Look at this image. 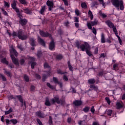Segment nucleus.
<instances>
[{"mask_svg": "<svg viewBox=\"0 0 125 125\" xmlns=\"http://www.w3.org/2000/svg\"><path fill=\"white\" fill-rule=\"evenodd\" d=\"M83 112H84L85 113H87V112H89V107L85 106L83 109Z\"/></svg>", "mask_w": 125, "mask_h": 125, "instance_id": "58836bf2", "label": "nucleus"}, {"mask_svg": "<svg viewBox=\"0 0 125 125\" xmlns=\"http://www.w3.org/2000/svg\"><path fill=\"white\" fill-rule=\"evenodd\" d=\"M75 44H76V47H77V48L78 49H80V47H81V46H80V42L79 41H77L76 42H75Z\"/></svg>", "mask_w": 125, "mask_h": 125, "instance_id": "49530a36", "label": "nucleus"}, {"mask_svg": "<svg viewBox=\"0 0 125 125\" xmlns=\"http://www.w3.org/2000/svg\"><path fill=\"white\" fill-rule=\"evenodd\" d=\"M20 2L21 3V4H26L27 1H26V0H19Z\"/></svg>", "mask_w": 125, "mask_h": 125, "instance_id": "3c124183", "label": "nucleus"}, {"mask_svg": "<svg viewBox=\"0 0 125 125\" xmlns=\"http://www.w3.org/2000/svg\"><path fill=\"white\" fill-rule=\"evenodd\" d=\"M4 74L6 75L8 77L11 78L12 77V75L11 74V73L10 72L4 69Z\"/></svg>", "mask_w": 125, "mask_h": 125, "instance_id": "bb28decb", "label": "nucleus"}, {"mask_svg": "<svg viewBox=\"0 0 125 125\" xmlns=\"http://www.w3.org/2000/svg\"><path fill=\"white\" fill-rule=\"evenodd\" d=\"M86 54L88 55V56H91V58H93V56H92V54L91 53V52L90 51V49H87V50L85 51Z\"/></svg>", "mask_w": 125, "mask_h": 125, "instance_id": "b1692460", "label": "nucleus"}, {"mask_svg": "<svg viewBox=\"0 0 125 125\" xmlns=\"http://www.w3.org/2000/svg\"><path fill=\"white\" fill-rule=\"evenodd\" d=\"M57 74L59 75H64V74H67V72H64L61 69H59L57 70Z\"/></svg>", "mask_w": 125, "mask_h": 125, "instance_id": "f704fd0d", "label": "nucleus"}, {"mask_svg": "<svg viewBox=\"0 0 125 125\" xmlns=\"http://www.w3.org/2000/svg\"><path fill=\"white\" fill-rule=\"evenodd\" d=\"M82 51H86L87 49H90V46L88 43L85 42L84 44H82L80 45V48Z\"/></svg>", "mask_w": 125, "mask_h": 125, "instance_id": "6e6552de", "label": "nucleus"}, {"mask_svg": "<svg viewBox=\"0 0 125 125\" xmlns=\"http://www.w3.org/2000/svg\"><path fill=\"white\" fill-rule=\"evenodd\" d=\"M79 125H87V123L85 122V120L80 121L78 122Z\"/></svg>", "mask_w": 125, "mask_h": 125, "instance_id": "c756f323", "label": "nucleus"}, {"mask_svg": "<svg viewBox=\"0 0 125 125\" xmlns=\"http://www.w3.org/2000/svg\"><path fill=\"white\" fill-rule=\"evenodd\" d=\"M101 42L102 43H105V42H106L105 41V35H104V33H102L101 34Z\"/></svg>", "mask_w": 125, "mask_h": 125, "instance_id": "a878e982", "label": "nucleus"}, {"mask_svg": "<svg viewBox=\"0 0 125 125\" xmlns=\"http://www.w3.org/2000/svg\"><path fill=\"white\" fill-rule=\"evenodd\" d=\"M40 35L43 38H49V39H52V36L48 32H44L41 30L40 31Z\"/></svg>", "mask_w": 125, "mask_h": 125, "instance_id": "0eeeda50", "label": "nucleus"}, {"mask_svg": "<svg viewBox=\"0 0 125 125\" xmlns=\"http://www.w3.org/2000/svg\"><path fill=\"white\" fill-rule=\"evenodd\" d=\"M74 22L75 23H79V18L77 17H75L74 18Z\"/></svg>", "mask_w": 125, "mask_h": 125, "instance_id": "e2e57ef3", "label": "nucleus"}, {"mask_svg": "<svg viewBox=\"0 0 125 125\" xmlns=\"http://www.w3.org/2000/svg\"><path fill=\"white\" fill-rule=\"evenodd\" d=\"M64 3V5L65 6H69V3L68 2V0H62Z\"/></svg>", "mask_w": 125, "mask_h": 125, "instance_id": "5fc2aeb1", "label": "nucleus"}, {"mask_svg": "<svg viewBox=\"0 0 125 125\" xmlns=\"http://www.w3.org/2000/svg\"><path fill=\"white\" fill-rule=\"evenodd\" d=\"M90 30H92V32L93 34H94V35H95V36L97 35V30H96V28H95V27H92V29Z\"/></svg>", "mask_w": 125, "mask_h": 125, "instance_id": "e433bc0d", "label": "nucleus"}, {"mask_svg": "<svg viewBox=\"0 0 125 125\" xmlns=\"http://www.w3.org/2000/svg\"><path fill=\"white\" fill-rule=\"evenodd\" d=\"M46 5L49 7V11H51L53 7H54V3L53 2V0H48L46 2Z\"/></svg>", "mask_w": 125, "mask_h": 125, "instance_id": "1a4fd4ad", "label": "nucleus"}, {"mask_svg": "<svg viewBox=\"0 0 125 125\" xmlns=\"http://www.w3.org/2000/svg\"><path fill=\"white\" fill-rule=\"evenodd\" d=\"M103 71H100L98 74V76L102 77V76H103Z\"/></svg>", "mask_w": 125, "mask_h": 125, "instance_id": "774afa93", "label": "nucleus"}, {"mask_svg": "<svg viewBox=\"0 0 125 125\" xmlns=\"http://www.w3.org/2000/svg\"><path fill=\"white\" fill-rule=\"evenodd\" d=\"M30 60L31 61L29 62V64H31V68L32 69H34L36 65H37V63L34 61H36V58L33 57H29Z\"/></svg>", "mask_w": 125, "mask_h": 125, "instance_id": "9d476101", "label": "nucleus"}, {"mask_svg": "<svg viewBox=\"0 0 125 125\" xmlns=\"http://www.w3.org/2000/svg\"><path fill=\"white\" fill-rule=\"evenodd\" d=\"M67 65H68L69 70H70V71H71L72 72V71H73V66H72V65L71 64V62H70V61H69L67 62Z\"/></svg>", "mask_w": 125, "mask_h": 125, "instance_id": "2f4dec72", "label": "nucleus"}, {"mask_svg": "<svg viewBox=\"0 0 125 125\" xmlns=\"http://www.w3.org/2000/svg\"><path fill=\"white\" fill-rule=\"evenodd\" d=\"M12 111H13L12 108H10L8 110L5 111V115H8L10 114V113H12Z\"/></svg>", "mask_w": 125, "mask_h": 125, "instance_id": "c9c22d12", "label": "nucleus"}, {"mask_svg": "<svg viewBox=\"0 0 125 125\" xmlns=\"http://www.w3.org/2000/svg\"><path fill=\"white\" fill-rule=\"evenodd\" d=\"M121 108H123V104L121 103L118 102L116 104V109H121Z\"/></svg>", "mask_w": 125, "mask_h": 125, "instance_id": "473e14b6", "label": "nucleus"}, {"mask_svg": "<svg viewBox=\"0 0 125 125\" xmlns=\"http://www.w3.org/2000/svg\"><path fill=\"white\" fill-rule=\"evenodd\" d=\"M88 14L90 20H93V14H92L91 11L89 10L88 12Z\"/></svg>", "mask_w": 125, "mask_h": 125, "instance_id": "7c9ffc66", "label": "nucleus"}, {"mask_svg": "<svg viewBox=\"0 0 125 125\" xmlns=\"http://www.w3.org/2000/svg\"><path fill=\"white\" fill-rule=\"evenodd\" d=\"M73 104L76 106V107H78L79 106H81L83 104V102L80 100H75L73 102Z\"/></svg>", "mask_w": 125, "mask_h": 125, "instance_id": "a211bd4d", "label": "nucleus"}, {"mask_svg": "<svg viewBox=\"0 0 125 125\" xmlns=\"http://www.w3.org/2000/svg\"><path fill=\"white\" fill-rule=\"evenodd\" d=\"M24 79L25 82H28L29 81V77H28V76H27V75H24Z\"/></svg>", "mask_w": 125, "mask_h": 125, "instance_id": "4d7b16f0", "label": "nucleus"}, {"mask_svg": "<svg viewBox=\"0 0 125 125\" xmlns=\"http://www.w3.org/2000/svg\"><path fill=\"white\" fill-rule=\"evenodd\" d=\"M112 113H113V110L111 109H108L106 111V114L107 116H111V115H112Z\"/></svg>", "mask_w": 125, "mask_h": 125, "instance_id": "ea45409f", "label": "nucleus"}, {"mask_svg": "<svg viewBox=\"0 0 125 125\" xmlns=\"http://www.w3.org/2000/svg\"><path fill=\"white\" fill-rule=\"evenodd\" d=\"M113 29V31L114 32V33H115V34L116 35V37L118 35V30H117V28L116 27V26L113 27V28H112Z\"/></svg>", "mask_w": 125, "mask_h": 125, "instance_id": "37998d69", "label": "nucleus"}, {"mask_svg": "<svg viewBox=\"0 0 125 125\" xmlns=\"http://www.w3.org/2000/svg\"><path fill=\"white\" fill-rule=\"evenodd\" d=\"M46 9V6L43 5L41 7V9L39 11V13L42 15H44V13L45 12V10Z\"/></svg>", "mask_w": 125, "mask_h": 125, "instance_id": "f3484780", "label": "nucleus"}, {"mask_svg": "<svg viewBox=\"0 0 125 125\" xmlns=\"http://www.w3.org/2000/svg\"><path fill=\"white\" fill-rule=\"evenodd\" d=\"M98 24V21L96 19H95L94 21H91L90 22L87 23V27L89 30H92V26H95Z\"/></svg>", "mask_w": 125, "mask_h": 125, "instance_id": "423d86ee", "label": "nucleus"}, {"mask_svg": "<svg viewBox=\"0 0 125 125\" xmlns=\"http://www.w3.org/2000/svg\"><path fill=\"white\" fill-rule=\"evenodd\" d=\"M99 14L102 18H106V17H107V15L102 13V11H99Z\"/></svg>", "mask_w": 125, "mask_h": 125, "instance_id": "cd10ccee", "label": "nucleus"}, {"mask_svg": "<svg viewBox=\"0 0 125 125\" xmlns=\"http://www.w3.org/2000/svg\"><path fill=\"white\" fill-rule=\"evenodd\" d=\"M44 104L46 106H51V105H52V104H51V102H50L49 99L47 98L46 99Z\"/></svg>", "mask_w": 125, "mask_h": 125, "instance_id": "5701e85b", "label": "nucleus"}, {"mask_svg": "<svg viewBox=\"0 0 125 125\" xmlns=\"http://www.w3.org/2000/svg\"><path fill=\"white\" fill-rule=\"evenodd\" d=\"M46 85L47 86H48V87H49V88H50V89H55V86L52 85L50 83H46Z\"/></svg>", "mask_w": 125, "mask_h": 125, "instance_id": "72a5a7b5", "label": "nucleus"}, {"mask_svg": "<svg viewBox=\"0 0 125 125\" xmlns=\"http://www.w3.org/2000/svg\"><path fill=\"white\" fill-rule=\"evenodd\" d=\"M37 40H38V42H40L41 45H42L43 46H45V42H44V40L42 39L41 37L38 36L37 38Z\"/></svg>", "mask_w": 125, "mask_h": 125, "instance_id": "dca6fc26", "label": "nucleus"}, {"mask_svg": "<svg viewBox=\"0 0 125 125\" xmlns=\"http://www.w3.org/2000/svg\"><path fill=\"white\" fill-rule=\"evenodd\" d=\"M105 23L110 29H113V28L115 27L114 23H113V22H112V21H111L110 20L106 21Z\"/></svg>", "mask_w": 125, "mask_h": 125, "instance_id": "4468645a", "label": "nucleus"}, {"mask_svg": "<svg viewBox=\"0 0 125 125\" xmlns=\"http://www.w3.org/2000/svg\"><path fill=\"white\" fill-rule=\"evenodd\" d=\"M105 100L106 101L108 105H110V104H111V100H110V99L109 98V97H105Z\"/></svg>", "mask_w": 125, "mask_h": 125, "instance_id": "c03bdc74", "label": "nucleus"}, {"mask_svg": "<svg viewBox=\"0 0 125 125\" xmlns=\"http://www.w3.org/2000/svg\"><path fill=\"white\" fill-rule=\"evenodd\" d=\"M98 53V47H96L94 49V54H97Z\"/></svg>", "mask_w": 125, "mask_h": 125, "instance_id": "338daca9", "label": "nucleus"}, {"mask_svg": "<svg viewBox=\"0 0 125 125\" xmlns=\"http://www.w3.org/2000/svg\"><path fill=\"white\" fill-rule=\"evenodd\" d=\"M6 125H10L11 124V121H10V120H9V119H6Z\"/></svg>", "mask_w": 125, "mask_h": 125, "instance_id": "052dcab7", "label": "nucleus"}, {"mask_svg": "<svg viewBox=\"0 0 125 125\" xmlns=\"http://www.w3.org/2000/svg\"><path fill=\"white\" fill-rule=\"evenodd\" d=\"M50 102L51 104H55V103H57V104H61L62 106L65 105V101L60 100L58 96H55L53 98L51 99Z\"/></svg>", "mask_w": 125, "mask_h": 125, "instance_id": "39448f33", "label": "nucleus"}, {"mask_svg": "<svg viewBox=\"0 0 125 125\" xmlns=\"http://www.w3.org/2000/svg\"><path fill=\"white\" fill-rule=\"evenodd\" d=\"M10 57L12 59V61L15 65H19V62L18 61V59H16V57L18 56V53L16 51V50L14 49L13 46H11L10 49ZM15 55V56H14Z\"/></svg>", "mask_w": 125, "mask_h": 125, "instance_id": "f257e3e1", "label": "nucleus"}, {"mask_svg": "<svg viewBox=\"0 0 125 125\" xmlns=\"http://www.w3.org/2000/svg\"><path fill=\"white\" fill-rule=\"evenodd\" d=\"M30 89L31 91H34L35 89V86L31 85Z\"/></svg>", "mask_w": 125, "mask_h": 125, "instance_id": "0e129e2a", "label": "nucleus"}, {"mask_svg": "<svg viewBox=\"0 0 125 125\" xmlns=\"http://www.w3.org/2000/svg\"><path fill=\"white\" fill-rule=\"evenodd\" d=\"M23 12L26 14H32V11L29 8L27 7L22 8Z\"/></svg>", "mask_w": 125, "mask_h": 125, "instance_id": "aec40b11", "label": "nucleus"}, {"mask_svg": "<svg viewBox=\"0 0 125 125\" xmlns=\"http://www.w3.org/2000/svg\"><path fill=\"white\" fill-rule=\"evenodd\" d=\"M12 36L13 38H18L21 41H25L27 40L28 36L24 34V32L22 29H20L17 30V32L13 31L12 34Z\"/></svg>", "mask_w": 125, "mask_h": 125, "instance_id": "f03ea898", "label": "nucleus"}, {"mask_svg": "<svg viewBox=\"0 0 125 125\" xmlns=\"http://www.w3.org/2000/svg\"><path fill=\"white\" fill-rule=\"evenodd\" d=\"M0 78H1V79L3 82H6V78H5V76L0 74Z\"/></svg>", "mask_w": 125, "mask_h": 125, "instance_id": "de8ad7c7", "label": "nucleus"}, {"mask_svg": "<svg viewBox=\"0 0 125 125\" xmlns=\"http://www.w3.org/2000/svg\"><path fill=\"white\" fill-rule=\"evenodd\" d=\"M4 6H6L7 7H9V6H10V4L6 2V1H4Z\"/></svg>", "mask_w": 125, "mask_h": 125, "instance_id": "69168bd1", "label": "nucleus"}, {"mask_svg": "<svg viewBox=\"0 0 125 125\" xmlns=\"http://www.w3.org/2000/svg\"><path fill=\"white\" fill-rule=\"evenodd\" d=\"M117 38L118 39V41L119 42V43L121 45H123V41H122V39H121V37L119 36V35H117Z\"/></svg>", "mask_w": 125, "mask_h": 125, "instance_id": "a18cd8bd", "label": "nucleus"}, {"mask_svg": "<svg viewBox=\"0 0 125 125\" xmlns=\"http://www.w3.org/2000/svg\"><path fill=\"white\" fill-rule=\"evenodd\" d=\"M27 23H28V21L26 19H22L19 21V24L23 27V29H25V26L27 25Z\"/></svg>", "mask_w": 125, "mask_h": 125, "instance_id": "9b49d317", "label": "nucleus"}, {"mask_svg": "<svg viewBox=\"0 0 125 125\" xmlns=\"http://www.w3.org/2000/svg\"><path fill=\"white\" fill-rule=\"evenodd\" d=\"M10 122L13 125H16L18 123V121L16 119H11L10 120Z\"/></svg>", "mask_w": 125, "mask_h": 125, "instance_id": "79ce46f5", "label": "nucleus"}, {"mask_svg": "<svg viewBox=\"0 0 125 125\" xmlns=\"http://www.w3.org/2000/svg\"><path fill=\"white\" fill-rule=\"evenodd\" d=\"M101 4H102L103 6H106L105 4H106L105 2H104V0H98Z\"/></svg>", "mask_w": 125, "mask_h": 125, "instance_id": "6e6d98bb", "label": "nucleus"}, {"mask_svg": "<svg viewBox=\"0 0 125 125\" xmlns=\"http://www.w3.org/2000/svg\"><path fill=\"white\" fill-rule=\"evenodd\" d=\"M113 5L117 8H120V10H124V1L123 0H112Z\"/></svg>", "mask_w": 125, "mask_h": 125, "instance_id": "20e7f679", "label": "nucleus"}, {"mask_svg": "<svg viewBox=\"0 0 125 125\" xmlns=\"http://www.w3.org/2000/svg\"><path fill=\"white\" fill-rule=\"evenodd\" d=\"M35 114L37 117H39V118H42V119H44V114H43V113H42L41 111H37L35 113Z\"/></svg>", "mask_w": 125, "mask_h": 125, "instance_id": "6ab92c4d", "label": "nucleus"}, {"mask_svg": "<svg viewBox=\"0 0 125 125\" xmlns=\"http://www.w3.org/2000/svg\"><path fill=\"white\" fill-rule=\"evenodd\" d=\"M81 6L82 8H86L87 7V5H86V3L85 2H83L81 4Z\"/></svg>", "mask_w": 125, "mask_h": 125, "instance_id": "09e8293b", "label": "nucleus"}, {"mask_svg": "<svg viewBox=\"0 0 125 125\" xmlns=\"http://www.w3.org/2000/svg\"><path fill=\"white\" fill-rule=\"evenodd\" d=\"M52 117L51 116H49V125H52Z\"/></svg>", "mask_w": 125, "mask_h": 125, "instance_id": "bf43d9fd", "label": "nucleus"}, {"mask_svg": "<svg viewBox=\"0 0 125 125\" xmlns=\"http://www.w3.org/2000/svg\"><path fill=\"white\" fill-rule=\"evenodd\" d=\"M16 97L18 98V99L19 100L20 102H21V107H23V106L26 107V102L23 101V99L22 98V96L18 95V96H16Z\"/></svg>", "mask_w": 125, "mask_h": 125, "instance_id": "f8f14e48", "label": "nucleus"}, {"mask_svg": "<svg viewBox=\"0 0 125 125\" xmlns=\"http://www.w3.org/2000/svg\"><path fill=\"white\" fill-rule=\"evenodd\" d=\"M89 87L92 89H94V90H95V91H97V90H98V87L94 84H91L89 86Z\"/></svg>", "mask_w": 125, "mask_h": 125, "instance_id": "4be33fe9", "label": "nucleus"}, {"mask_svg": "<svg viewBox=\"0 0 125 125\" xmlns=\"http://www.w3.org/2000/svg\"><path fill=\"white\" fill-rule=\"evenodd\" d=\"M36 41V38L34 37L29 38V42H30V44L32 45V46H36V42H37V41Z\"/></svg>", "mask_w": 125, "mask_h": 125, "instance_id": "2eb2a0df", "label": "nucleus"}, {"mask_svg": "<svg viewBox=\"0 0 125 125\" xmlns=\"http://www.w3.org/2000/svg\"><path fill=\"white\" fill-rule=\"evenodd\" d=\"M24 63H25V60L23 59H21L20 61V64H21V65H24Z\"/></svg>", "mask_w": 125, "mask_h": 125, "instance_id": "864d4df0", "label": "nucleus"}, {"mask_svg": "<svg viewBox=\"0 0 125 125\" xmlns=\"http://www.w3.org/2000/svg\"><path fill=\"white\" fill-rule=\"evenodd\" d=\"M36 121L39 125H42V121H41V120H40V119L37 118L36 119Z\"/></svg>", "mask_w": 125, "mask_h": 125, "instance_id": "13d9d810", "label": "nucleus"}, {"mask_svg": "<svg viewBox=\"0 0 125 125\" xmlns=\"http://www.w3.org/2000/svg\"><path fill=\"white\" fill-rule=\"evenodd\" d=\"M1 63H2L3 64H5L6 65H8L9 62L8 61L6 60V58H4L1 59L0 60Z\"/></svg>", "mask_w": 125, "mask_h": 125, "instance_id": "412c9836", "label": "nucleus"}, {"mask_svg": "<svg viewBox=\"0 0 125 125\" xmlns=\"http://www.w3.org/2000/svg\"><path fill=\"white\" fill-rule=\"evenodd\" d=\"M88 83H89V84H94V83H95V79H89L88 80Z\"/></svg>", "mask_w": 125, "mask_h": 125, "instance_id": "c85d7f7f", "label": "nucleus"}, {"mask_svg": "<svg viewBox=\"0 0 125 125\" xmlns=\"http://www.w3.org/2000/svg\"><path fill=\"white\" fill-rule=\"evenodd\" d=\"M44 68L46 69V68H50V66L48 65V63L45 62L44 63Z\"/></svg>", "mask_w": 125, "mask_h": 125, "instance_id": "680f3d73", "label": "nucleus"}, {"mask_svg": "<svg viewBox=\"0 0 125 125\" xmlns=\"http://www.w3.org/2000/svg\"><path fill=\"white\" fill-rule=\"evenodd\" d=\"M50 74L48 73L47 75H45V74H44L42 78V82H45V80L47 78V76H49Z\"/></svg>", "mask_w": 125, "mask_h": 125, "instance_id": "4c0bfd02", "label": "nucleus"}, {"mask_svg": "<svg viewBox=\"0 0 125 125\" xmlns=\"http://www.w3.org/2000/svg\"><path fill=\"white\" fill-rule=\"evenodd\" d=\"M53 80L55 83H59V82H58V79L56 77H53Z\"/></svg>", "mask_w": 125, "mask_h": 125, "instance_id": "603ef678", "label": "nucleus"}, {"mask_svg": "<svg viewBox=\"0 0 125 125\" xmlns=\"http://www.w3.org/2000/svg\"><path fill=\"white\" fill-rule=\"evenodd\" d=\"M11 7L13 8L15 11H16L18 18H19V21L22 19V17H23V16H22V14H21V12H20V10H19V8L17 7V1L14 0L12 1V3L11 4Z\"/></svg>", "mask_w": 125, "mask_h": 125, "instance_id": "7ed1b4c3", "label": "nucleus"}, {"mask_svg": "<svg viewBox=\"0 0 125 125\" xmlns=\"http://www.w3.org/2000/svg\"><path fill=\"white\" fill-rule=\"evenodd\" d=\"M75 13L77 16H80V15H81V12H80V10L78 9H76L75 10Z\"/></svg>", "mask_w": 125, "mask_h": 125, "instance_id": "a19ab883", "label": "nucleus"}, {"mask_svg": "<svg viewBox=\"0 0 125 125\" xmlns=\"http://www.w3.org/2000/svg\"><path fill=\"white\" fill-rule=\"evenodd\" d=\"M56 58V59H57L58 60H61V59H62V58H63V57L61 55H57Z\"/></svg>", "mask_w": 125, "mask_h": 125, "instance_id": "8fccbe9b", "label": "nucleus"}, {"mask_svg": "<svg viewBox=\"0 0 125 125\" xmlns=\"http://www.w3.org/2000/svg\"><path fill=\"white\" fill-rule=\"evenodd\" d=\"M0 9L1 10L2 13L3 14V15H5V16H8V13L7 12H6V11H5V10H4L3 8L0 7Z\"/></svg>", "mask_w": 125, "mask_h": 125, "instance_id": "393cba45", "label": "nucleus"}, {"mask_svg": "<svg viewBox=\"0 0 125 125\" xmlns=\"http://www.w3.org/2000/svg\"><path fill=\"white\" fill-rule=\"evenodd\" d=\"M49 49L50 50H54L55 49V42L53 40H52L49 44Z\"/></svg>", "mask_w": 125, "mask_h": 125, "instance_id": "ddd939ff", "label": "nucleus"}]
</instances>
